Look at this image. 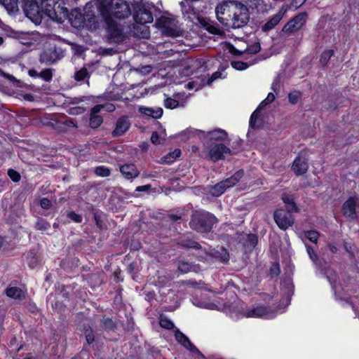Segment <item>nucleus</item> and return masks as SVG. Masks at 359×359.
I'll list each match as a JSON object with an SVG mask.
<instances>
[{
    "mask_svg": "<svg viewBox=\"0 0 359 359\" xmlns=\"http://www.w3.org/2000/svg\"><path fill=\"white\" fill-rule=\"evenodd\" d=\"M233 13V20L240 22H248L250 19L249 10L246 6L236 1H224L218 5L215 8V13L217 20L222 22L227 21L229 19L224 15L226 14L229 16Z\"/></svg>",
    "mask_w": 359,
    "mask_h": 359,
    "instance_id": "obj_1",
    "label": "nucleus"
},
{
    "mask_svg": "<svg viewBox=\"0 0 359 359\" xmlns=\"http://www.w3.org/2000/svg\"><path fill=\"white\" fill-rule=\"evenodd\" d=\"M63 0H41V6L44 12L45 22L48 21H60L67 15V8Z\"/></svg>",
    "mask_w": 359,
    "mask_h": 359,
    "instance_id": "obj_2",
    "label": "nucleus"
},
{
    "mask_svg": "<svg viewBox=\"0 0 359 359\" xmlns=\"http://www.w3.org/2000/svg\"><path fill=\"white\" fill-rule=\"evenodd\" d=\"M229 316L234 320L242 318H262L269 319L274 318L276 313L270 309L260 306L247 311H244L243 309H234L230 311Z\"/></svg>",
    "mask_w": 359,
    "mask_h": 359,
    "instance_id": "obj_3",
    "label": "nucleus"
},
{
    "mask_svg": "<svg viewBox=\"0 0 359 359\" xmlns=\"http://www.w3.org/2000/svg\"><path fill=\"white\" fill-rule=\"evenodd\" d=\"M24 2V12L25 15L32 22H45L44 12L41 6L36 0H22Z\"/></svg>",
    "mask_w": 359,
    "mask_h": 359,
    "instance_id": "obj_4",
    "label": "nucleus"
},
{
    "mask_svg": "<svg viewBox=\"0 0 359 359\" xmlns=\"http://www.w3.org/2000/svg\"><path fill=\"white\" fill-rule=\"evenodd\" d=\"M243 175V172L242 170H239L231 177L217 183L215 186H212L210 189V194L215 197L221 196L226 189L234 186Z\"/></svg>",
    "mask_w": 359,
    "mask_h": 359,
    "instance_id": "obj_5",
    "label": "nucleus"
},
{
    "mask_svg": "<svg viewBox=\"0 0 359 359\" xmlns=\"http://www.w3.org/2000/svg\"><path fill=\"white\" fill-rule=\"evenodd\" d=\"M216 221V217L211 214L204 213L200 216H194L191 219L192 228L199 231H210Z\"/></svg>",
    "mask_w": 359,
    "mask_h": 359,
    "instance_id": "obj_6",
    "label": "nucleus"
},
{
    "mask_svg": "<svg viewBox=\"0 0 359 359\" xmlns=\"http://www.w3.org/2000/svg\"><path fill=\"white\" fill-rule=\"evenodd\" d=\"M109 12L118 20L126 19L131 13L129 5L124 0H111Z\"/></svg>",
    "mask_w": 359,
    "mask_h": 359,
    "instance_id": "obj_7",
    "label": "nucleus"
},
{
    "mask_svg": "<svg viewBox=\"0 0 359 359\" xmlns=\"http://www.w3.org/2000/svg\"><path fill=\"white\" fill-rule=\"evenodd\" d=\"M205 153L208 158L215 162L221 159H224L228 156H230L231 151L230 149L224 144H217L207 147Z\"/></svg>",
    "mask_w": 359,
    "mask_h": 359,
    "instance_id": "obj_8",
    "label": "nucleus"
},
{
    "mask_svg": "<svg viewBox=\"0 0 359 359\" xmlns=\"http://www.w3.org/2000/svg\"><path fill=\"white\" fill-rule=\"evenodd\" d=\"M106 29L107 36L111 43H120L126 36V33L123 31L121 24H107Z\"/></svg>",
    "mask_w": 359,
    "mask_h": 359,
    "instance_id": "obj_9",
    "label": "nucleus"
},
{
    "mask_svg": "<svg viewBox=\"0 0 359 359\" xmlns=\"http://www.w3.org/2000/svg\"><path fill=\"white\" fill-rule=\"evenodd\" d=\"M273 217L278 226L283 230H286L292 226L294 222V219L290 212H285L283 209L276 210Z\"/></svg>",
    "mask_w": 359,
    "mask_h": 359,
    "instance_id": "obj_10",
    "label": "nucleus"
},
{
    "mask_svg": "<svg viewBox=\"0 0 359 359\" xmlns=\"http://www.w3.org/2000/svg\"><path fill=\"white\" fill-rule=\"evenodd\" d=\"M309 168L308 157L305 152L299 153L294 158L292 170L294 171L297 176H300L305 174Z\"/></svg>",
    "mask_w": 359,
    "mask_h": 359,
    "instance_id": "obj_11",
    "label": "nucleus"
},
{
    "mask_svg": "<svg viewBox=\"0 0 359 359\" xmlns=\"http://www.w3.org/2000/svg\"><path fill=\"white\" fill-rule=\"evenodd\" d=\"M133 18L135 22H153L154 21L151 11L141 4L134 6Z\"/></svg>",
    "mask_w": 359,
    "mask_h": 359,
    "instance_id": "obj_12",
    "label": "nucleus"
},
{
    "mask_svg": "<svg viewBox=\"0 0 359 359\" xmlns=\"http://www.w3.org/2000/svg\"><path fill=\"white\" fill-rule=\"evenodd\" d=\"M175 336L176 340L180 344H182L185 348L190 351L192 353L197 355L199 358L205 359V357L201 353V352L190 341L189 338L187 336H185L182 332L177 330L175 332Z\"/></svg>",
    "mask_w": 359,
    "mask_h": 359,
    "instance_id": "obj_13",
    "label": "nucleus"
},
{
    "mask_svg": "<svg viewBox=\"0 0 359 359\" xmlns=\"http://www.w3.org/2000/svg\"><path fill=\"white\" fill-rule=\"evenodd\" d=\"M359 204V198L357 197H350L343 205V213L349 218H354L355 215V208Z\"/></svg>",
    "mask_w": 359,
    "mask_h": 359,
    "instance_id": "obj_14",
    "label": "nucleus"
},
{
    "mask_svg": "<svg viewBox=\"0 0 359 359\" xmlns=\"http://www.w3.org/2000/svg\"><path fill=\"white\" fill-rule=\"evenodd\" d=\"M129 29L134 36L148 39L150 36L149 28L147 24H130Z\"/></svg>",
    "mask_w": 359,
    "mask_h": 359,
    "instance_id": "obj_15",
    "label": "nucleus"
},
{
    "mask_svg": "<svg viewBox=\"0 0 359 359\" xmlns=\"http://www.w3.org/2000/svg\"><path fill=\"white\" fill-rule=\"evenodd\" d=\"M119 170L121 175L126 180H132L137 177L140 175L138 169L133 163H126L124 165H120Z\"/></svg>",
    "mask_w": 359,
    "mask_h": 359,
    "instance_id": "obj_16",
    "label": "nucleus"
},
{
    "mask_svg": "<svg viewBox=\"0 0 359 359\" xmlns=\"http://www.w3.org/2000/svg\"><path fill=\"white\" fill-rule=\"evenodd\" d=\"M162 33L167 36H178L182 34V31L175 26V24H156Z\"/></svg>",
    "mask_w": 359,
    "mask_h": 359,
    "instance_id": "obj_17",
    "label": "nucleus"
},
{
    "mask_svg": "<svg viewBox=\"0 0 359 359\" xmlns=\"http://www.w3.org/2000/svg\"><path fill=\"white\" fill-rule=\"evenodd\" d=\"M201 133L204 135V140L207 142L211 140L222 141L227 137V133L222 129H215L206 133L201 132Z\"/></svg>",
    "mask_w": 359,
    "mask_h": 359,
    "instance_id": "obj_18",
    "label": "nucleus"
},
{
    "mask_svg": "<svg viewBox=\"0 0 359 359\" xmlns=\"http://www.w3.org/2000/svg\"><path fill=\"white\" fill-rule=\"evenodd\" d=\"M139 111L146 116L151 117L153 118H160L163 116V110L161 107H140Z\"/></svg>",
    "mask_w": 359,
    "mask_h": 359,
    "instance_id": "obj_19",
    "label": "nucleus"
},
{
    "mask_svg": "<svg viewBox=\"0 0 359 359\" xmlns=\"http://www.w3.org/2000/svg\"><path fill=\"white\" fill-rule=\"evenodd\" d=\"M130 127V122L126 117L120 118L116 124V128L112 132L114 136H120L124 134Z\"/></svg>",
    "mask_w": 359,
    "mask_h": 359,
    "instance_id": "obj_20",
    "label": "nucleus"
},
{
    "mask_svg": "<svg viewBox=\"0 0 359 359\" xmlns=\"http://www.w3.org/2000/svg\"><path fill=\"white\" fill-rule=\"evenodd\" d=\"M62 20L60 21H57V22H63L65 20H67L69 22H83L82 20L83 15L81 12L80 9H73L70 13L68 12L67 9V15L65 16L62 15Z\"/></svg>",
    "mask_w": 359,
    "mask_h": 359,
    "instance_id": "obj_21",
    "label": "nucleus"
},
{
    "mask_svg": "<svg viewBox=\"0 0 359 359\" xmlns=\"http://www.w3.org/2000/svg\"><path fill=\"white\" fill-rule=\"evenodd\" d=\"M275 95L273 93H269L267 95V97H266L265 100H264L259 105L257 109L254 111L252 113V114L251 115V117H250V124L252 125V121L254 118H256L257 117V111L259 110V109H262V108H264V107H266L267 104L271 103L274 100H275Z\"/></svg>",
    "mask_w": 359,
    "mask_h": 359,
    "instance_id": "obj_22",
    "label": "nucleus"
},
{
    "mask_svg": "<svg viewBox=\"0 0 359 359\" xmlns=\"http://www.w3.org/2000/svg\"><path fill=\"white\" fill-rule=\"evenodd\" d=\"M6 295L15 299H22L25 296V292L16 287H11L6 290Z\"/></svg>",
    "mask_w": 359,
    "mask_h": 359,
    "instance_id": "obj_23",
    "label": "nucleus"
},
{
    "mask_svg": "<svg viewBox=\"0 0 359 359\" xmlns=\"http://www.w3.org/2000/svg\"><path fill=\"white\" fill-rule=\"evenodd\" d=\"M282 200L286 206L287 212H298V208L291 196L283 194L282 196Z\"/></svg>",
    "mask_w": 359,
    "mask_h": 359,
    "instance_id": "obj_24",
    "label": "nucleus"
},
{
    "mask_svg": "<svg viewBox=\"0 0 359 359\" xmlns=\"http://www.w3.org/2000/svg\"><path fill=\"white\" fill-rule=\"evenodd\" d=\"M0 4L4 6L8 13L18 11V0H0Z\"/></svg>",
    "mask_w": 359,
    "mask_h": 359,
    "instance_id": "obj_25",
    "label": "nucleus"
},
{
    "mask_svg": "<svg viewBox=\"0 0 359 359\" xmlns=\"http://www.w3.org/2000/svg\"><path fill=\"white\" fill-rule=\"evenodd\" d=\"M217 24H202V25L210 33L218 35L223 36L224 34V32L222 29L216 26Z\"/></svg>",
    "mask_w": 359,
    "mask_h": 359,
    "instance_id": "obj_26",
    "label": "nucleus"
},
{
    "mask_svg": "<svg viewBox=\"0 0 359 359\" xmlns=\"http://www.w3.org/2000/svg\"><path fill=\"white\" fill-rule=\"evenodd\" d=\"M53 54V52L50 50L44 51L40 55V62L43 64H51L55 62V60L52 56Z\"/></svg>",
    "mask_w": 359,
    "mask_h": 359,
    "instance_id": "obj_27",
    "label": "nucleus"
},
{
    "mask_svg": "<svg viewBox=\"0 0 359 359\" xmlns=\"http://www.w3.org/2000/svg\"><path fill=\"white\" fill-rule=\"evenodd\" d=\"M6 35L10 37L18 39H25V36L26 35V33L23 32H19L14 30L11 28H10L8 26H6V28H4Z\"/></svg>",
    "mask_w": 359,
    "mask_h": 359,
    "instance_id": "obj_28",
    "label": "nucleus"
},
{
    "mask_svg": "<svg viewBox=\"0 0 359 359\" xmlns=\"http://www.w3.org/2000/svg\"><path fill=\"white\" fill-rule=\"evenodd\" d=\"M180 155L181 151L180 149H175L172 153H170L164 156L163 161L165 163H172Z\"/></svg>",
    "mask_w": 359,
    "mask_h": 359,
    "instance_id": "obj_29",
    "label": "nucleus"
},
{
    "mask_svg": "<svg viewBox=\"0 0 359 359\" xmlns=\"http://www.w3.org/2000/svg\"><path fill=\"white\" fill-rule=\"evenodd\" d=\"M95 173L100 177H108L111 174V170L105 166H98L95 168Z\"/></svg>",
    "mask_w": 359,
    "mask_h": 359,
    "instance_id": "obj_30",
    "label": "nucleus"
},
{
    "mask_svg": "<svg viewBox=\"0 0 359 359\" xmlns=\"http://www.w3.org/2000/svg\"><path fill=\"white\" fill-rule=\"evenodd\" d=\"M102 121H103V120H102V116H100L99 115H94V114L90 115V126L91 128H96L99 127L101 125V123H102Z\"/></svg>",
    "mask_w": 359,
    "mask_h": 359,
    "instance_id": "obj_31",
    "label": "nucleus"
},
{
    "mask_svg": "<svg viewBox=\"0 0 359 359\" xmlns=\"http://www.w3.org/2000/svg\"><path fill=\"white\" fill-rule=\"evenodd\" d=\"M159 324L161 327L168 330H171L174 327V323H172V321L167 318L166 317L163 316L161 317Z\"/></svg>",
    "mask_w": 359,
    "mask_h": 359,
    "instance_id": "obj_32",
    "label": "nucleus"
},
{
    "mask_svg": "<svg viewBox=\"0 0 359 359\" xmlns=\"http://www.w3.org/2000/svg\"><path fill=\"white\" fill-rule=\"evenodd\" d=\"M308 20V14L306 13H302L292 18L288 22H304Z\"/></svg>",
    "mask_w": 359,
    "mask_h": 359,
    "instance_id": "obj_33",
    "label": "nucleus"
},
{
    "mask_svg": "<svg viewBox=\"0 0 359 359\" xmlns=\"http://www.w3.org/2000/svg\"><path fill=\"white\" fill-rule=\"evenodd\" d=\"M53 69H46L39 73V77L45 81H50L53 78Z\"/></svg>",
    "mask_w": 359,
    "mask_h": 359,
    "instance_id": "obj_34",
    "label": "nucleus"
},
{
    "mask_svg": "<svg viewBox=\"0 0 359 359\" xmlns=\"http://www.w3.org/2000/svg\"><path fill=\"white\" fill-rule=\"evenodd\" d=\"M333 55V50H327L324 51L320 57V62L325 65L327 64L328 60L331 58V57Z\"/></svg>",
    "mask_w": 359,
    "mask_h": 359,
    "instance_id": "obj_35",
    "label": "nucleus"
},
{
    "mask_svg": "<svg viewBox=\"0 0 359 359\" xmlns=\"http://www.w3.org/2000/svg\"><path fill=\"white\" fill-rule=\"evenodd\" d=\"M179 102L177 100L168 97L164 101V105L168 109H175L177 107Z\"/></svg>",
    "mask_w": 359,
    "mask_h": 359,
    "instance_id": "obj_36",
    "label": "nucleus"
},
{
    "mask_svg": "<svg viewBox=\"0 0 359 359\" xmlns=\"http://www.w3.org/2000/svg\"><path fill=\"white\" fill-rule=\"evenodd\" d=\"M86 108L81 106L72 107L68 109V113L71 115H79L84 113Z\"/></svg>",
    "mask_w": 359,
    "mask_h": 359,
    "instance_id": "obj_37",
    "label": "nucleus"
},
{
    "mask_svg": "<svg viewBox=\"0 0 359 359\" xmlns=\"http://www.w3.org/2000/svg\"><path fill=\"white\" fill-rule=\"evenodd\" d=\"M231 66L233 69L241 71L246 69L249 65L244 62L234 61L231 62Z\"/></svg>",
    "mask_w": 359,
    "mask_h": 359,
    "instance_id": "obj_38",
    "label": "nucleus"
},
{
    "mask_svg": "<svg viewBox=\"0 0 359 359\" xmlns=\"http://www.w3.org/2000/svg\"><path fill=\"white\" fill-rule=\"evenodd\" d=\"M301 24H285L283 28V32L286 33H292L294 30L300 28Z\"/></svg>",
    "mask_w": 359,
    "mask_h": 359,
    "instance_id": "obj_39",
    "label": "nucleus"
},
{
    "mask_svg": "<svg viewBox=\"0 0 359 359\" xmlns=\"http://www.w3.org/2000/svg\"><path fill=\"white\" fill-rule=\"evenodd\" d=\"M88 76V71L86 69L83 68L75 74V79L76 81H83Z\"/></svg>",
    "mask_w": 359,
    "mask_h": 359,
    "instance_id": "obj_40",
    "label": "nucleus"
},
{
    "mask_svg": "<svg viewBox=\"0 0 359 359\" xmlns=\"http://www.w3.org/2000/svg\"><path fill=\"white\" fill-rule=\"evenodd\" d=\"M300 97L301 93L298 91H294L292 93H290L288 95L289 102L291 104H294L298 102Z\"/></svg>",
    "mask_w": 359,
    "mask_h": 359,
    "instance_id": "obj_41",
    "label": "nucleus"
},
{
    "mask_svg": "<svg viewBox=\"0 0 359 359\" xmlns=\"http://www.w3.org/2000/svg\"><path fill=\"white\" fill-rule=\"evenodd\" d=\"M178 269L182 273H188L191 270L192 266L188 262H181L179 263Z\"/></svg>",
    "mask_w": 359,
    "mask_h": 359,
    "instance_id": "obj_42",
    "label": "nucleus"
},
{
    "mask_svg": "<svg viewBox=\"0 0 359 359\" xmlns=\"http://www.w3.org/2000/svg\"><path fill=\"white\" fill-rule=\"evenodd\" d=\"M318 236L319 233L316 231H309L306 233L307 238L314 243H317Z\"/></svg>",
    "mask_w": 359,
    "mask_h": 359,
    "instance_id": "obj_43",
    "label": "nucleus"
},
{
    "mask_svg": "<svg viewBox=\"0 0 359 359\" xmlns=\"http://www.w3.org/2000/svg\"><path fill=\"white\" fill-rule=\"evenodd\" d=\"M36 225L37 229L41 231H45L50 227V224L43 219H39Z\"/></svg>",
    "mask_w": 359,
    "mask_h": 359,
    "instance_id": "obj_44",
    "label": "nucleus"
},
{
    "mask_svg": "<svg viewBox=\"0 0 359 359\" xmlns=\"http://www.w3.org/2000/svg\"><path fill=\"white\" fill-rule=\"evenodd\" d=\"M285 13V10L282 8L279 12L276 14L269 22H279L280 20H282L284 14Z\"/></svg>",
    "mask_w": 359,
    "mask_h": 359,
    "instance_id": "obj_45",
    "label": "nucleus"
},
{
    "mask_svg": "<svg viewBox=\"0 0 359 359\" xmlns=\"http://www.w3.org/2000/svg\"><path fill=\"white\" fill-rule=\"evenodd\" d=\"M260 50V45L259 43H255L252 45L248 46L245 51L249 53H257Z\"/></svg>",
    "mask_w": 359,
    "mask_h": 359,
    "instance_id": "obj_46",
    "label": "nucleus"
},
{
    "mask_svg": "<svg viewBox=\"0 0 359 359\" xmlns=\"http://www.w3.org/2000/svg\"><path fill=\"white\" fill-rule=\"evenodd\" d=\"M67 217L76 223H80L82 221V217L80 215L74 212H70L67 214Z\"/></svg>",
    "mask_w": 359,
    "mask_h": 359,
    "instance_id": "obj_47",
    "label": "nucleus"
},
{
    "mask_svg": "<svg viewBox=\"0 0 359 359\" xmlns=\"http://www.w3.org/2000/svg\"><path fill=\"white\" fill-rule=\"evenodd\" d=\"M8 174L13 182H18L20 180V174L13 170H9Z\"/></svg>",
    "mask_w": 359,
    "mask_h": 359,
    "instance_id": "obj_48",
    "label": "nucleus"
},
{
    "mask_svg": "<svg viewBox=\"0 0 359 359\" xmlns=\"http://www.w3.org/2000/svg\"><path fill=\"white\" fill-rule=\"evenodd\" d=\"M40 205L43 209H48L50 207L51 203L48 198H43L40 200Z\"/></svg>",
    "mask_w": 359,
    "mask_h": 359,
    "instance_id": "obj_49",
    "label": "nucleus"
},
{
    "mask_svg": "<svg viewBox=\"0 0 359 359\" xmlns=\"http://www.w3.org/2000/svg\"><path fill=\"white\" fill-rule=\"evenodd\" d=\"M151 141L154 144H158L161 142V138H160L156 132H154L151 137Z\"/></svg>",
    "mask_w": 359,
    "mask_h": 359,
    "instance_id": "obj_50",
    "label": "nucleus"
},
{
    "mask_svg": "<svg viewBox=\"0 0 359 359\" xmlns=\"http://www.w3.org/2000/svg\"><path fill=\"white\" fill-rule=\"evenodd\" d=\"M306 250L308 252V255H309L310 259L316 262L317 261V255L315 253L314 250L311 247H307Z\"/></svg>",
    "mask_w": 359,
    "mask_h": 359,
    "instance_id": "obj_51",
    "label": "nucleus"
},
{
    "mask_svg": "<svg viewBox=\"0 0 359 359\" xmlns=\"http://www.w3.org/2000/svg\"><path fill=\"white\" fill-rule=\"evenodd\" d=\"M271 276H278L280 273V268L278 264H274L271 270H270Z\"/></svg>",
    "mask_w": 359,
    "mask_h": 359,
    "instance_id": "obj_52",
    "label": "nucleus"
},
{
    "mask_svg": "<svg viewBox=\"0 0 359 359\" xmlns=\"http://www.w3.org/2000/svg\"><path fill=\"white\" fill-rule=\"evenodd\" d=\"M102 109H104V105H102V104L95 105L91 109V114L97 115V113H99Z\"/></svg>",
    "mask_w": 359,
    "mask_h": 359,
    "instance_id": "obj_53",
    "label": "nucleus"
},
{
    "mask_svg": "<svg viewBox=\"0 0 359 359\" xmlns=\"http://www.w3.org/2000/svg\"><path fill=\"white\" fill-rule=\"evenodd\" d=\"M151 188V186L150 184H146L143 186H138L136 187L135 191H147L150 190Z\"/></svg>",
    "mask_w": 359,
    "mask_h": 359,
    "instance_id": "obj_54",
    "label": "nucleus"
},
{
    "mask_svg": "<svg viewBox=\"0 0 359 359\" xmlns=\"http://www.w3.org/2000/svg\"><path fill=\"white\" fill-rule=\"evenodd\" d=\"M336 278L337 275L335 273H333V274H332V276L327 275V279L333 288L335 287Z\"/></svg>",
    "mask_w": 359,
    "mask_h": 359,
    "instance_id": "obj_55",
    "label": "nucleus"
},
{
    "mask_svg": "<svg viewBox=\"0 0 359 359\" xmlns=\"http://www.w3.org/2000/svg\"><path fill=\"white\" fill-rule=\"evenodd\" d=\"M183 246H184L186 248H198L199 245H198V243H197L194 241H189L187 244H183Z\"/></svg>",
    "mask_w": 359,
    "mask_h": 359,
    "instance_id": "obj_56",
    "label": "nucleus"
},
{
    "mask_svg": "<svg viewBox=\"0 0 359 359\" xmlns=\"http://www.w3.org/2000/svg\"><path fill=\"white\" fill-rule=\"evenodd\" d=\"M0 75L4 76V78L8 79L10 81L15 80V78L13 76L4 72L1 69H0Z\"/></svg>",
    "mask_w": 359,
    "mask_h": 359,
    "instance_id": "obj_57",
    "label": "nucleus"
},
{
    "mask_svg": "<svg viewBox=\"0 0 359 359\" xmlns=\"http://www.w3.org/2000/svg\"><path fill=\"white\" fill-rule=\"evenodd\" d=\"M220 74H220L219 72H215V73L212 75L211 78L208 81V85H210V84L212 83V82L214 80H215V79H217V78H219V76H220Z\"/></svg>",
    "mask_w": 359,
    "mask_h": 359,
    "instance_id": "obj_58",
    "label": "nucleus"
},
{
    "mask_svg": "<svg viewBox=\"0 0 359 359\" xmlns=\"http://www.w3.org/2000/svg\"><path fill=\"white\" fill-rule=\"evenodd\" d=\"M28 74L31 77H39V73L35 69H29Z\"/></svg>",
    "mask_w": 359,
    "mask_h": 359,
    "instance_id": "obj_59",
    "label": "nucleus"
},
{
    "mask_svg": "<svg viewBox=\"0 0 359 359\" xmlns=\"http://www.w3.org/2000/svg\"><path fill=\"white\" fill-rule=\"evenodd\" d=\"M104 108L107 111H113L115 109V107L111 104H107L106 105H104Z\"/></svg>",
    "mask_w": 359,
    "mask_h": 359,
    "instance_id": "obj_60",
    "label": "nucleus"
},
{
    "mask_svg": "<svg viewBox=\"0 0 359 359\" xmlns=\"http://www.w3.org/2000/svg\"><path fill=\"white\" fill-rule=\"evenodd\" d=\"M306 0H293L292 4L294 7H298L302 5Z\"/></svg>",
    "mask_w": 359,
    "mask_h": 359,
    "instance_id": "obj_61",
    "label": "nucleus"
},
{
    "mask_svg": "<svg viewBox=\"0 0 359 359\" xmlns=\"http://www.w3.org/2000/svg\"><path fill=\"white\" fill-rule=\"evenodd\" d=\"M249 240L252 243V245H255L257 243V236L255 235H249L248 236Z\"/></svg>",
    "mask_w": 359,
    "mask_h": 359,
    "instance_id": "obj_62",
    "label": "nucleus"
},
{
    "mask_svg": "<svg viewBox=\"0 0 359 359\" xmlns=\"http://www.w3.org/2000/svg\"><path fill=\"white\" fill-rule=\"evenodd\" d=\"M276 24H273V23H271V24H265L264 26L262 27V30L263 31H267L269 29H271L272 28H273L274 25Z\"/></svg>",
    "mask_w": 359,
    "mask_h": 359,
    "instance_id": "obj_63",
    "label": "nucleus"
},
{
    "mask_svg": "<svg viewBox=\"0 0 359 359\" xmlns=\"http://www.w3.org/2000/svg\"><path fill=\"white\" fill-rule=\"evenodd\" d=\"M156 22H171L170 20L166 17H162L161 19H159Z\"/></svg>",
    "mask_w": 359,
    "mask_h": 359,
    "instance_id": "obj_64",
    "label": "nucleus"
}]
</instances>
